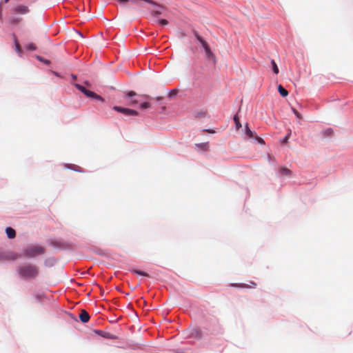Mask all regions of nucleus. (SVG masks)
Listing matches in <instances>:
<instances>
[{
	"label": "nucleus",
	"instance_id": "423d86ee",
	"mask_svg": "<svg viewBox=\"0 0 353 353\" xmlns=\"http://www.w3.org/2000/svg\"><path fill=\"white\" fill-rule=\"evenodd\" d=\"M250 285H248L245 283H232L230 284L232 287L240 288H255L256 286V283L254 281L250 282Z\"/></svg>",
	"mask_w": 353,
	"mask_h": 353
},
{
	"label": "nucleus",
	"instance_id": "c756f323",
	"mask_svg": "<svg viewBox=\"0 0 353 353\" xmlns=\"http://www.w3.org/2000/svg\"><path fill=\"white\" fill-rule=\"evenodd\" d=\"M37 58H38L39 60H40L41 61H43L46 64H49L50 63V61H48V60L43 59V58H41L40 57H38Z\"/></svg>",
	"mask_w": 353,
	"mask_h": 353
},
{
	"label": "nucleus",
	"instance_id": "412c9836",
	"mask_svg": "<svg viewBox=\"0 0 353 353\" xmlns=\"http://www.w3.org/2000/svg\"><path fill=\"white\" fill-rule=\"evenodd\" d=\"M133 272L137 274H139V275L144 276H149L148 274H147L144 272L140 271V270H135Z\"/></svg>",
	"mask_w": 353,
	"mask_h": 353
},
{
	"label": "nucleus",
	"instance_id": "393cba45",
	"mask_svg": "<svg viewBox=\"0 0 353 353\" xmlns=\"http://www.w3.org/2000/svg\"><path fill=\"white\" fill-rule=\"evenodd\" d=\"M292 111L297 118L302 119L301 114L296 109L292 108Z\"/></svg>",
	"mask_w": 353,
	"mask_h": 353
},
{
	"label": "nucleus",
	"instance_id": "c85d7f7f",
	"mask_svg": "<svg viewBox=\"0 0 353 353\" xmlns=\"http://www.w3.org/2000/svg\"><path fill=\"white\" fill-rule=\"evenodd\" d=\"M136 94H136V92H134V91H130V92L127 94V96H128V97H132L135 96Z\"/></svg>",
	"mask_w": 353,
	"mask_h": 353
},
{
	"label": "nucleus",
	"instance_id": "6e6552de",
	"mask_svg": "<svg viewBox=\"0 0 353 353\" xmlns=\"http://www.w3.org/2000/svg\"><path fill=\"white\" fill-rule=\"evenodd\" d=\"M95 332L99 335V336H101L104 338H106V339H114L115 337L111 334L109 332H103V331H101V330H95Z\"/></svg>",
	"mask_w": 353,
	"mask_h": 353
},
{
	"label": "nucleus",
	"instance_id": "58836bf2",
	"mask_svg": "<svg viewBox=\"0 0 353 353\" xmlns=\"http://www.w3.org/2000/svg\"><path fill=\"white\" fill-rule=\"evenodd\" d=\"M85 83L89 85V83L87 81H85Z\"/></svg>",
	"mask_w": 353,
	"mask_h": 353
},
{
	"label": "nucleus",
	"instance_id": "0eeeda50",
	"mask_svg": "<svg viewBox=\"0 0 353 353\" xmlns=\"http://www.w3.org/2000/svg\"><path fill=\"white\" fill-rule=\"evenodd\" d=\"M79 319L81 322L87 323L90 319V315L85 310H82L79 314Z\"/></svg>",
	"mask_w": 353,
	"mask_h": 353
},
{
	"label": "nucleus",
	"instance_id": "f704fd0d",
	"mask_svg": "<svg viewBox=\"0 0 353 353\" xmlns=\"http://www.w3.org/2000/svg\"><path fill=\"white\" fill-rule=\"evenodd\" d=\"M1 6H2V3H0V19H1V12H2Z\"/></svg>",
	"mask_w": 353,
	"mask_h": 353
},
{
	"label": "nucleus",
	"instance_id": "f8f14e48",
	"mask_svg": "<svg viewBox=\"0 0 353 353\" xmlns=\"http://www.w3.org/2000/svg\"><path fill=\"white\" fill-rule=\"evenodd\" d=\"M190 336H192V337H197L199 339H200L201 337V330H198V329H194L191 331V333H190Z\"/></svg>",
	"mask_w": 353,
	"mask_h": 353
},
{
	"label": "nucleus",
	"instance_id": "ddd939ff",
	"mask_svg": "<svg viewBox=\"0 0 353 353\" xmlns=\"http://www.w3.org/2000/svg\"><path fill=\"white\" fill-rule=\"evenodd\" d=\"M278 90L282 97H285L288 94V92L281 85L278 86Z\"/></svg>",
	"mask_w": 353,
	"mask_h": 353
},
{
	"label": "nucleus",
	"instance_id": "20e7f679",
	"mask_svg": "<svg viewBox=\"0 0 353 353\" xmlns=\"http://www.w3.org/2000/svg\"><path fill=\"white\" fill-rule=\"evenodd\" d=\"M113 109L119 112H121V113L126 115V116H138L139 115V112L137 111L132 110V109H129V108H122L120 106H114Z\"/></svg>",
	"mask_w": 353,
	"mask_h": 353
},
{
	"label": "nucleus",
	"instance_id": "b1692460",
	"mask_svg": "<svg viewBox=\"0 0 353 353\" xmlns=\"http://www.w3.org/2000/svg\"><path fill=\"white\" fill-rule=\"evenodd\" d=\"M21 19L18 18H12L10 19V23L12 24H17L20 22Z\"/></svg>",
	"mask_w": 353,
	"mask_h": 353
},
{
	"label": "nucleus",
	"instance_id": "4c0bfd02",
	"mask_svg": "<svg viewBox=\"0 0 353 353\" xmlns=\"http://www.w3.org/2000/svg\"><path fill=\"white\" fill-rule=\"evenodd\" d=\"M162 99H163V97H157V101H160V100H161Z\"/></svg>",
	"mask_w": 353,
	"mask_h": 353
},
{
	"label": "nucleus",
	"instance_id": "a211bd4d",
	"mask_svg": "<svg viewBox=\"0 0 353 353\" xmlns=\"http://www.w3.org/2000/svg\"><path fill=\"white\" fill-rule=\"evenodd\" d=\"M271 63H272V69H273L274 72L275 74H278L279 73V68H278V66H277L276 62L274 60H272Z\"/></svg>",
	"mask_w": 353,
	"mask_h": 353
},
{
	"label": "nucleus",
	"instance_id": "9d476101",
	"mask_svg": "<svg viewBox=\"0 0 353 353\" xmlns=\"http://www.w3.org/2000/svg\"><path fill=\"white\" fill-rule=\"evenodd\" d=\"M6 234H7V236H8V237L9 239H13L16 236L15 230L13 228H10V227H8L6 229Z\"/></svg>",
	"mask_w": 353,
	"mask_h": 353
},
{
	"label": "nucleus",
	"instance_id": "f257e3e1",
	"mask_svg": "<svg viewBox=\"0 0 353 353\" xmlns=\"http://www.w3.org/2000/svg\"><path fill=\"white\" fill-rule=\"evenodd\" d=\"M17 271L19 276L25 280L34 279L39 274V267L31 263H26L19 265Z\"/></svg>",
	"mask_w": 353,
	"mask_h": 353
},
{
	"label": "nucleus",
	"instance_id": "473e14b6",
	"mask_svg": "<svg viewBox=\"0 0 353 353\" xmlns=\"http://www.w3.org/2000/svg\"><path fill=\"white\" fill-rule=\"evenodd\" d=\"M206 132H208V133H211V134L215 133V131L213 130H206Z\"/></svg>",
	"mask_w": 353,
	"mask_h": 353
},
{
	"label": "nucleus",
	"instance_id": "c9c22d12",
	"mask_svg": "<svg viewBox=\"0 0 353 353\" xmlns=\"http://www.w3.org/2000/svg\"><path fill=\"white\" fill-rule=\"evenodd\" d=\"M10 0H3V1H1V3H7Z\"/></svg>",
	"mask_w": 353,
	"mask_h": 353
},
{
	"label": "nucleus",
	"instance_id": "7c9ffc66",
	"mask_svg": "<svg viewBox=\"0 0 353 353\" xmlns=\"http://www.w3.org/2000/svg\"><path fill=\"white\" fill-rule=\"evenodd\" d=\"M290 133H289L288 134H287V135L284 137V139H283V143H287V142H288V139H289V137H290Z\"/></svg>",
	"mask_w": 353,
	"mask_h": 353
},
{
	"label": "nucleus",
	"instance_id": "39448f33",
	"mask_svg": "<svg viewBox=\"0 0 353 353\" xmlns=\"http://www.w3.org/2000/svg\"><path fill=\"white\" fill-rule=\"evenodd\" d=\"M14 11L17 14H25L29 12V8L26 6L19 5L14 8Z\"/></svg>",
	"mask_w": 353,
	"mask_h": 353
},
{
	"label": "nucleus",
	"instance_id": "e433bc0d",
	"mask_svg": "<svg viewBox=\"0 0 353 353\" xmlns=\"http://www.w3.org/2000/svg\"><path fill=\"white\" fill-rule=\"evenodd\" d=\"M71 77H72V79H77V77L74 74H72Z\"/></svg>",
	"mask_w": 353,
	"mask_h": 353
},
{
	"label": "nucleus",
	"instance_id": "a878e982",
	"mask_svg": "<svg viewBox=\"0 0 353 353\" xmlns=\"http://www.w3.org/2000/svg\"><path fill=\"white\" fill-rule=\"evenodd\" d=\"M159 23L161 26H166L168 24V21L166 19H160L159 20Z\"/></svg>",
	"mask_w": 353,
	"mask_h": 353
},
{
	"label": "nucleus",
	"instance_id": "6ab92c4d",
	"mask_svg": "<svg viewBox=\"0 0 353 353\" xmlns=\"http://www.w3.org/2000/svg\"><path fill=\"white\" fill-rule=\"evenodd\" d=\"M26 49L28 50L33 51V50H35L37 49V47H36V46L34 43H30L27 45Z\"/></svg>",
	"mask_w": 353,
	"mask_h": 353
},
{
	"label": "nucleus",
	"instance_id": "72a5a7b5",
	"mask_svg": "<svg viewBox=\"0 0 353 353\" xmlns=\"http://www.w3.org/2000/svg\"><path fill=\"white\" fill-rule=\"evenodd\" d=\"M137 100H134V101H132V102L130 103V105H134V104H137Z\"/></svg>",
	"mask_w": 353,
	"mask_h": 353
},
{
	"label": "nucleus",
	"instance_id": "f3484780",
	"mask_svg": "<svg viewBox=\"0 0 353 353\" xmlns=\"http://www.w3.org/2000/svg\"><path fill=\"white\" fill-rule=\"evenodd\" d=\"M233 119H234V121L235 123L236 129L239 130L241 127V124L240 123L239 118L238 115L235 114L234 116Z\"/></svg>",
	"mask_w": 353,
	"mask_h": 353
},
{
	"label": "nucleus",
	"instance_id": "2eb2a0df",
	"mask_svg": "<svg viewBox=\"0 0 353 353\" xmlns=\"http://www.w3.org/2000/svg\"><path fill=\"white\" fill-rule=\"evenodd\" d=\"M14 46H15V50H16L17 52L19 55H21L22 54V50H21V46L19 43L16 37H14Z\"/></svg>",
	"mask_w": 353,
	"mask_h": 353
},
{
	"label": "nucleus",
	"instance_id": "2f4dec72",
	"mask_svg": "<svg viewBox=\"0 0 353 353\" xmlns=\"http://www.w3.org/2000/svg\"><path fill=\"white\" fill-rule=\"evenodd\" d=\"M17 258H18V256L16 254H13V256H10V257H8V259H10V260H15Z\"/></svg>",
	"mask_w": 353,
	"mask_h": 353
},
{
	"label": "nucleus",
	"instance_id": "4be33fe9",
	"mask_svg": "<svg viewBox=\"0 0 353 353\" xmlns=\"http://www.w3.org/2000/svg\"><path fill=\"white\" fill-rule=\"evenodd\" d=\"M151 105L148 102H143L141 104V108L143 109H146L150 108Z\"/></svg>",
	"mask_w": 353,
	"mask_h": 353
},
{
	"label": "nucleus",
	"instance_id": "9b49d317",
	"mask_svg": "<svg viewBox=\"0 0 353 353\" xmlns=\"http://www.w3.org/2000/svg\"><path fill=\"white\" fill-rule=\"evenodd\" d=\"M196 38L201 43L203 48L208 47V43L197 33L195 34Z\"/></svg>",
	"mask_w": 353,
	"mask_h": 353
},
{
	"label": "nucleus",
	"instance_id": "7ed1b4c3",
	"mask_svg": "<svg viewBox=\"0 0 353 353\" xmlns=\"http://www.w3.org/2000/svg\"><path fill=\"white\" fill-rule=\"evenodd\" d=\"M74 85L75 86L76 88H77L79 91L83 92L88 97L99 100V101H100L101 102L104 101V99H103V97H101V96L97 94L96 93H94L92 91L87 90L83 85H81L80 84H78V83H74Z\"/></svg>",
	"mask_w": 353,
	"mask_h": 353
},
{
	"label": "nucleus",
	"instance_id": "4468645a",
	"mask_svg": "<svg viewBox=\"0 0 353 353\" xmlns=\"http://www.w3.org/2000/svg\"><path fill=\"white\" fill-rule=\"evenodd\" d=\"M245 134L250 138L255 137V132L252 131L249 128L248 124L245 126Z\"/></svg>",
	"mask_w": 353,
	"mask_h": 353
},
{
	"label": "nucleus",
	"instance_id": "dca6fc26",
	"mask_svg": "<svg viewBox=\"0 0 353 353\" xmlns=\"http://www.w3.org/2000/svg\"><path fill=\"white\" fill-rule=\"evenodd\" d=\"M280 173L283 175H285V176H290L291 174H292V172L290 170H289L288 168H281L280 169Z\"/></svg>",
	"mask_w": 353,
	"mask_h": 353
},
{
	"label": "nucleus",
	"instance_id": "f03ea898",
	"mask_svg": "<svg viewBox=\"0 0 353 353\" xmlns=\"http://www.w3.org/2000/svg\"><path fill=\"white\" fill-rule=\"evenodd\" d=\"M44 252V248L38 245H30L23 250V255L28 258H33Z\"/></svg>",
	"mask_w": 353,
	"mask_h": 353
},
{
	"label": "nucleus",
	"instance_id": "aec40b11",
	"mask_svg": "<svg viewBox=\"0 0 353 353\" xmlns=\"http://www.w3.org/2000/svg\"><path fill=\"white\" fill-rule=\"evenodd\" d=\"M151 13L153 17H158L161 14L162 12L161 10H153Z\"/></svg>",
	"mask_w": 353,
	"mask_h": 353
},
{
	"label": "nucleus",
	"instance_id": "cd10ccee",
	"mask_svg": "<svg viewBox=\"0 0 353 353\" xmlns=\"http://www.w3.org/2000/svg\"><path fill=\"white\" fill-rule=\"evenodd\" d=\"M177 92H178L177 90H175V89L172 90L170 91V92L169 94V96L170 97H172L174 96L175 94H176Z\"/></svg>",
	"mask_w": 353,
	"mask_h": 353
},
{
	"label": "nucleus",
	"instance_id": "bb28decb",
	"mask_svg": "<svg viewBox=\"0 0 353 353\" xmlns=\"http://www.w3.org/2000/svg\"><path fill=\"white\" fill-rule=\"evenodd\" d=\"M255 137H256V139L258 141V143H259L261 145H264L265 144V141H264V140L262 138L256 137V136Z\"/></svg>",
	"mask_w": 353,
	"mask_h": 353
},
{
	"label": "nucleus",
	"instance_id": "1a4fd4ad",
	"mask_svg": "<svg viewBox=\"0 0 353 353\" xmlns=\"http://www.w3.org/2000/svg\"><path fill=\"white\" fill-rule=\"evenodd\" d=\"M204 50H205L207 58L212 59L214 61H216L215 55L212 52V50H210V47L208 46V47L204 48Z\"/></svg>",
	"mask_w": 353,
	"mask_h": 353
},
{
	"label": "nucleus",
	"instance_id": "5701e85b",
	"mask_svg": "<svg viewBox=\"0 0 353 353\" xmlns=\"http://www.w3.org/2000/svg\"><path fill=\"white\" fill-rule=\"evenodd\" d=\"M196 145L198 147H200L203 150H207V148L208 147V143H200V144H196Z\"/></svg>",
	"mask_w": 353,
	"mask_h": 353
}]
</instances>
